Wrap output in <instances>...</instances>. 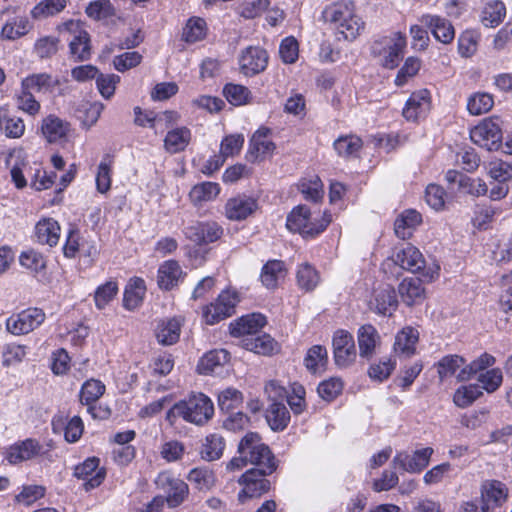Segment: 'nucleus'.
<instances>
[{
    "instance_id": "bf43d9fd",
    "label": "nucleus",
    "mask_w": 512,
    "mask_h": 512,
    "mask_svg": "<svg viewBox=\"0 0 512 512\" xmlns=\"http://www.w3.org/2000/svg\"><path fill=\"white\" fill-rule=\"evenodd\" d=\"M494 105L493 96L489 93L478 92L469 97L467 109L472 115H481L490 111Z\"/></svg>"
},
{
    "instance_id": "b1692460",
    "label": "nucleus",
    "mask_w": 512,
    "mask_h": 512,
    "mask_svg": "<svg viewBox=\"0 0 512 512\" xmlns=\"http://www.w3.org/2000/svg\"><path fill=\"white\" fill-rule=\"evenodd\" d=\"M380 339V335L373 325H362L357 331L360 358L369 361L374 356L376 347L380 344Z\"/></svg>"
},
{
    "instance_id": "aec40b11",
    "label": "nucleus",
    "mask_w": 512,
    "mask_h": 512,
    "mask_svg": "<svg viewBox=\"0 0 512 512\" xmlns=\"http://www.w3.org/2000/svg\"><path fill=\"white\" fill-rule=\"evenodd\" d=\"M430 93L423 89L411 94L403 108V116L408 121H418L427 116L430 110Z\"/></svg>"
},
{
    "instance_id": "864d4df0",
    "label": "nucleus",
    "mask_w": 512,
    "mask_h": 512,
    "mask_svg": "<svg viewBox=\"0 0 512 512\" xmlns=\"http://www.w3.org/2000/svg\"><path fill=\"white\" fill-rule=\"evenodd\" d=\"M67 0H42L33 7L30 14L34 19L52 17L63 11Z\"/></svg>"
},
{
    "instance_id": "e433bc0d",
    "label": "nucleus",
    "mask_w": 512,
    "mask_h": 512,
    "mask_svg": "<svg viewBox=\"0 0 512 512\" xmlns=\"http://www.w3.org/2000/svg\"><path fill=\"white\" fill-rule=\"evenodd\" d=\"M265 418L273 431H282L290 422V413L283 402H273L266 409Z\"/></svg>"
},
{
    "instance_id": "72a5a7b5",
    "label": "nucleus",
    "mask_w": 512,
    "mask_h": 512,
    "mask_svg": "<svg viewBox=\"0 0 512 512\" xmlns=\"http://www.w3.org/2000/svg\"><path fill=\"white\" fill-rule=\"evenodd\" d=\"M146 293L145 281L142 278L135 277L127 284L124 297L123 306L129 311L137 309L143 302Z\"/></svg>"
},
{
    "instance_id": "37998d69",
    "label": "nucleus",
    "mask_w": 512,
    "mask_h": 512,
    "mask_svg": "<svg viewBox=\"0 0 512 512\" xmlns=\"http://www.w3.org/2000/svg\"><path fill=\"white\" fill-rule=\"evenodd\" d=\"M230 360V354L225 349L213 350L206 353L198 365L200 373L211 374L220 366L225 365Z\"/></svg>"
},
{
    "instance_id": "69168bd1",
    "label": "nucleus",
    "mask_w": 512,
    "mask_h": 512,
    "mask_svg": "<svg viewBox=\"0 0 512 512\" xmlns=\"http://www.w3.org/2000/svg\"><path fill=\"white\" fill-rule=\"evenodd\" d=\"M59 39L54 36H44L34 43L33 51L40 59H50L58 52Z\"/></svg>"
},
{
    "instance_id": "6e6d98bb",
    "label": "nucleus",
    "mask_w": 512,
    "mask_h": 512,
    "mask_svg": "<svg viewBox=\"0 0 512 512\" xmlns=\"http://www.w3.org/2000/svg\"><path fill=\"white\" fill-rule=\"evenodd\" d=\"M6 165L10 167L11 178L16 188H24L27 185V182L23 175L22 167L25 164L21 159V153L15 151L10 152L6 157Z\"/></svg>"
},
{
    "instance_id": "774afa93",
    "label": "nucleus",
    "mask_w": 512,
    "mask_h": 512,
    "mask_svg": "<svg viewBox=\"0 0 512 512\" xmlns=\"http://www.w3.org/2000/svg\"><path fill=\"white\" fill-rule=\"evenodd\" d=\"M299 190L306 200L317 202L323 197V184L318 176L303 179L299 183Z\"/></svg>"
},
{
    "instance_id": "393cba45",
    "label": "nucleus",
    "mask_w": 512,
    "mask_h": 512,
    "mask_svg": "<svg viewBox=\"0 0 512 512\" xmlns=\"http://www.w3.org/2000/svg\"><path fill=\"white\" fill-rule=\"evenodd\" d=\"M266 324V318L259 313L242 316L229 325L230 334L234 337L255 335Z\"/></svg>"
},
{
    "instance_id": "e2e57ef3",
    "label": "nucleus",
    "mask_w": 512,
    "mask_h": 512,
    "mask_svg": "<svg viewBox=\"0 0 512 512\" xmlns=\"http://www.w3.org/2000/svg\"><path fill=\"white\" fill-rule=\"evenodd\" d=\"M480 39V33L476 30H465L458 38V51L463 57H471L475 54Z\"/></svg>"
},
{
    "instance_id": "79ce46f5",
    "label": "nucleus",
    "mask_w": 512,
    "mask_h": 512,
    "mask_svg": "<svg viewBox=\"0 0 512 512\" xmlns=\"http://www.w3.org/2000/svg\"><path fill=\"white\" fill-rule=\"evenodd\" d=\"M191 140V131L187 127H179L168 131L164 139L165 149L175 154L185 150Z\"/></svg>"
},
{
    "instance_id": "9d476101",
    "label": "nucleus",
    "mask_w": 512,
    "mask_h": 512,
    "mask_svg": "<svg viewBox=\"0 0 512 512\" xmlns=\"http://www.w3.org/2000/svg\"><path fill=\"white\" fill-rule=\"evenodd\" d=\"M333 357L337 367L347 368L351 366L356 358L357 351L354 337L346 330H336L332 338Z\"/></svg>"
},
{
    "instance_id": "dca6fc26",
    "label": "nucleus",
    "mask_w": 512,
    "mask_h": 512,
    "mask_svg": "<svg viewBox=\"0 0 512 512\" xmlns=\"http://www.w3.org/2000/svg\"><path fill=\"white\" fill-rule=\"evenodd\" d=\"M61 82L58 77H54L49 73H33L26 76L21 81V87L30 90L33 93L44 95H62L63 91L60 88Z\"/></svg>"
},
{
    "instance_id": "9b49d317",
    "label": "nucleus",
    "mask_w": 512,
    "mask_h": 512,
    "mask_svg": "<svg viewBox=\"0 0 512 512\" xmlns=\"http://www.w3.org/2000/svg\"><path fill=\"white\" fill-rule=\"evenodd\" d=\"M471 140L488 151L498 150L502 146L500 126L493 120H484L470 131Z\"/></svg>"
},
{
    "instance_id": "4c0bfd02",
    "label": "nucleus",
    "mask_w": 512,
    "mask_h": 512,
    "mask_svg": "<svg viewBox=\"0 0 512 512\" xmlns=\"http://www.w3.org/2000/svg\"><path fill=\"white\" fill-rule=\"evenodd\" d=\"M35 236L40 244H47L53 247L59 241L60 226L53 219H44L36 224Z\"/></svg>"
},
{
    "instance_id": "f03ea898",
    "label": "nucleus",
    "mask_w": 512,
    "mask_h": 512,
    "mask_svg": "<svg viewBox=\"0 0 512 512\" xmlns=\"http://www.w3.org/2000/svg\"><path fill=\"white\" fill-rule=\"evenodd\" d=\"M213 415L214 405L211 399L203 393H195L174 404L167 413V419L179 416L186 422L200 426L207 423Z\"/></svg>"
},
{
    "instance_id": "1a4fd4ad",
    "label": "nucleus",
    "mask_w": 512,
    "mask_h": 512,
    "mask_svg": "<svg viewBox=\"0 0 512 512\" xmlns=\"http://www.w3.org/2000/svg\"><path fill=\"white\" fill-rule=\"evenodd\" d=\"M223 233V227L215 221H192L183 228L185 237L197 245L214 243Z\"/></svg>"
},
{
    "instance_id": "c756f323",
    "label": "nucleus",
    "mask_w": 512,
    "mask_h": 512,
    "mask_svg": "<svg viewBox=\"0 0 512 512\" xmlns=\"http://www.w3.org/2000/svg\"><path fill=\"white\" fill-rule=\"evenodd\" d=\"M182 322L179 318L160 320L157 324L155 335L162 345H173L180 337Z\"/></svg>"
},
{
    "instance_id": "f3484780",
    "label": "nucleus",
    "mask_w": 512,
    "mask_h": 512,
    "mask_svg": "<svg viewBox=\"0 0 512 512\" xmlns=\"http://www.w3.org/2000/svg\"><path fill=\"white\" fill-rule=\"evenodd\" d=\"M99 463L98 458L91 457L74 468L73 475L85 481L83 485L86 491L98 487L105 479L106 472L103 468L98 469Z\"/></svg>"
},
{
    "instance_id": "13d9d810",
    "label": "nucleus",
    "mask_w": 512,
    "mask_h": 512,
    "mask_svg": "<svg viewBox=\"0 0 512 512\" xmlns=\"http://www.w3.org/2000/svg\"><path fill=\"white\" fill-rule=\"evenodd\" d=\"M243 402V394L236 388L229 387L218 395V405L221 411L230 413Z\"/></svg>"
},
{
    "instance_id": "6ab92c4d",
    "label": "nucleus",
    "mask_w": 512,
    "mask_h": 512,
    "mask_svg": "<svg viewBox=\"0 0 512 512\" xmlns=\"http://www.w3.org/2000/svg\"><path fill=\"white\" fill-rule=\"evenodd\" d=\"M257 208L256 199L247 195H238L227 200L225 216L231 221H241L253 214Z\"/></svg>"
},
{
    "instance_id": "412c9836",
    "label": "nucleus",
    "mask_w": 512,
    "mask_h": 512,
    "mask_svg": "<svg viewBox=\"0 0 512 512\" xmlns=\"http://www.w3.org/2000/svg\"><path fill=\"white\" fill-rule=\"evenodd\" d=\"M420 21L428 27L434 38L443 43L449 44L455 37V30L451 22L439 15L424 14Z\"/></svg>"
},
{
    "instance_id": "a18cd8bd",
    "label": "nucleus",
    "mask_w": 512,
    "mask_h": 512,
    "mask_svg": "<svg viewBox=\"0 0 512 512\" xmlns=\"http://www.w3.org/2000/svg\"><path fill=\"white\" fill-rule=\"evenodd\" d=\"M362 145V140L356 135L340 136L333 143L337 154L344 158L357 157Z\"/></svg>"
},
{
    "instance_id": "4468645a",
    "label": "nucleus",
    "mask_w": 512,
    "mask_h": 512,
    "mask_svg": "<svg viewBox=\"0 0 512 512\" xmlns=\"http://www.w3.org/2000/svg\"><path fill=\"white\" fill-rule=\"evenodd\" d=\"M433 453L431 447L416 450L412 455L401 451L394 456L392 465L409 473H420L429 465Z\"/></svg>"
},
{
    "instance_id": "2f4dec72",
    "label": "nucleus",
    "mask_w": 512,
    "mask_h": 512,
    "mask_svg": "<svg viewBox=\"0 0 512 512\" xmlns=\"http://www.w3.org/2000/svg\"><path fill=\"white\" fill-rule=\"evenodd\" d=\"M287 275L285 263L281 260H269L261 270L260 280L267 289H275Z\"/></svg>"
},
{
    "instance_id": "20e7f679",
    "label": "nucleus",
    "mask_w": 512,
    "mask_h": 512,
    "mask_svg": "<svg viewBox=\"0 0 512 512\" xmlns=\"http://www.w3.org/2000/svg\"><path fill=\"white\" fill-rule=\"evenodd\" d=\"M406 45V36L403 33L392 32L376 39L371 45V53L379 58L384 68L394 69L403 58Z\"/></svg>"
},
{
    "instance_id": "3c124183",
    "label": "nucleus",
    "mask_w": 512,
    "mask_h": 512,
    "mask_svg": "<svg viewBox=\"0 0 512 512\" xmlns=\"http://www.w3.org/2000/svg\"><path fill=\"white\" fill-rule=\"evenodd\" d=\"M226 100L234 106H243L251 103L252 93L243 85L228 83L223 88Z\"/></svg>"
},
{
    "instance_id": "ea45409f",
    "label": "nucleus",
    "mask_w": 512,
    "mask_h": 512,
    "mask_svg": "<svg viewBox=\"0 0 512 512\" xmlns=\"http://www.w3.org/2000/svg\"><path fill=\"white\" fill-rule=\"evenodd\" d=\"M32 29V24L25 16H15L7 20L1 30V37L6 40L19 39Z\"/></svg>"
},
{
    "instance_id": "a878e982",
    "label": "nucleus",
    "mask_w": 512,
    "mask_h": 512,
    "mask_svg": "<svg viewBox=\"0 0 512 512\" xmlns=\"http://www.w3.org/2000/svg\"><path fill=\"white\" fill-rule=\"evenodd\" d=\"M54 433L64 430L65 440L69 443L77 442L84 431V424L79 416H73L67 421L63 416H55L51 422Z\"/></svg>"
},
{
    "instance_id": "c85d7f7f",
    "label": "nucleus",
    "mask_w": 512,
    "mask_h": 512,
    "mask_svg": "<svg viewBox=\"0 0 512 512\" xmlns=\"http://www.w3.org/2000/svg\"><path fill=\"white\" fill-rule=\"evenodd\" d=\"M481 496V511L486 512L491 508V506H497L506 500L507 489L500 481H487L483 484Z\"/></svg>"
},
{
    "instance_id": "052dcab7",
    "label": "nucleus",
    "mask_w": 512,
    "mask_h": 512,
    "mask_svg": "<svg viewBox=\"0 0 512 512\" xmlns=\"http://www.w3.org/2000/svg\"><path fill=\"white\" fill-rule=\"evenodd\" d=\"M206 35V22L202 18H190L184 29L182 38L187 43H195Z\"/></svg>"
},
{
    "instance_id": "5701e85b",
    "label": "nucleus",
    "mask_w": 512,
    "mask_h": 512,
    "mask_svg": "<svg viewBox=\"0 0 512 512\" xmlns=\"http://www.w3.org/2000/svg\"><path fill=\"white\" fill-rule=\"evenodd\" d=\"M185 273L176 260H166L158 268L157 284L160 289L169 291L176 287Z\"/></svg>"
},
{
    "instance_id": "a19ab883",
    "label": "nucleus",
    "mask_w": 512,
    "mask_h": 512,
    "mask_svg": "<svg viewBox=\"0 0 512 512\" xmlns=\"http://www.w3.org/2000/svg\"><path fill=\"white\" fill-rule=\"evenodd\" d=\"M70 55L74 61H86L91 57L90 36L85 30L74 34L69 43Z\"/></svg>"
},
{
    "instance_id": "4be33fe9",
    "label": "nucleus",
    "mask_w": 512,
    "mask_h": 512,
    "mask_svg": "<svg viewBox=\"0 0 512 512\" xmlns=\"http://www.w3.org/2000/svg\"><path fill=\"white\" fill-rule=\"evenodd\" d=\"M41 448L38 440L27 438L10 446L6 451L5 458L10 464H19L37 456Z\"/></svg>"
},
{
    "instance_id": "49530a36",
    "label": "nucleus",
    "mask_w": 512,
    "mask_h": 512,
    "mask_svg": "<svg viewBox=\"0 0 512 512\" xmlns=\"http://www.w3.org/2000/svg\"><path fill=\"white\" fill-rule=\"evenodd\" d=\"M465 359L459 355H446L442 357L435 365L441 382L452 377L456 372L465 366Z\"/></svg>"
},
{
    "instance_id": "473e14b6",
    "label": "nucleus",
    "mask_w": 512,
    "mask_h": 512,
    "mask_svg": "<svg viewBox=\"0 0 512 512\" xmlns=\"http://www.w3.org/2000/svg\"><path fill=\"white\" fill-rule=\"evenodd\" d=\"M422 222L421 214L414 209L404 210L395 220L394 230L397 237L405 240L410 238L414 230Z\"/></svg>"
},
{
    "instance_id": "bb28decb",
    "label": "nucleus",
    "mask_w": 512,
    "mask_h": 512,
    "mask_svg": "<svg viewBox=\"0 0 512 512\" xmlns=\"http://www.w3.org/2000/svg\"><path fill=\"white\" fill-rule=\"evenodd\" d=\"M418 340L419 332L417 329L411 326L404 327L395 336L393 345L395 354L406 358L411 357L415 354Z\"/></svg>"
},
{
    "instance_id": "ddd939ff",
    "label": "nucleus",
    "mask_w": 512,
    "mask_h": 512,
    "mask_svg": "<svg viewBox=\"0 0 512 512\" xmlns=\"http://www.w3.org/2000/svg\"><path fill=\"white\" fill-rule=\"evenodd\" d=\"M156 484L167 494L165 500L170 508L179 506L189 492L188 485L169 472L160 473L156 479Z\"/></svg>"
},
{
    "instance_id": "603ef678",
    "label": "nucleus",
    "mask_w": 512,
    "mask_h": 512,
    "mask_svg": "<svg viewBox=\"0 0 512 512\" xmlns=\"http://www.w3.org/2000/svg\"><path fill=\"white\" fill-rule=\"evenodd\" d=\"M296 278L299 288L306 292L313 291L320 282L318 271L308 263L299 266Z\"/></svg>"
},
{
    "instance_id": "338daca9",
    "label": "nucleus",
    "mask_w": 512,
    "mask_h": 512,
    "mask_svg": "<svg viewBox=\"0 0 512 512\" xmlns=\"http://www.w3.org/2000/svg\"><path fill=\"white\" fill-rule=\"evenodd\" d=\"M500 210L490 205H477L472 222L474 227L479 230L488 229L489 225L494 220V216L498 214Z\"/></svg>"
},
{
    "instance_id": "a211bd4d",
    "label": "nucleus",
    "mask_w": 512,
    "mask_h": 512,
    "mask_svg": "<svg viewBox=\"0 0 512 512\" xmlns=\"http://www.w3.org/2000/svg\"><path fill=\"white\" fill-rule=\"evenodd\" d=\"M370 307L383 316H391L398 307V300L394 288L390 285L378 287L373 292Z\"/></svg>"
},
{
    "instance_id": "423d86ee",
    "label": "nucleus",
    "mask_w": 512,
    "mask_h": 512,
    "mask_svg": "<svg viewBox=\"0 0 512 512\" xmlns=\"http://www.w3.org/2000/svg\"><path fill=\"white\" fill-rule=\"evenodd\" d=\"M238 453L247 456L248 464L255 465V469H266V473H273L277 463L270 448L261 443L258 434H246L238 444Z\"/></svg>"
},
{
    "instance_id": "09e8293b",
    "label": "nucleus",
    "mask_w": 512,
    "mask_h": 512,
    "mask_svg": "<svg viewBox=\"0 0 512 512\" xmlns=\"http://www.w3.org/2000/svg\"><path fill=\"white\" fill-rule=\"evenodd\" d=\"M328 362L327 349L322 345H314L308 351L304 358L306 368L312 372L317 373L326 367Z\"/></svg>"
},
{
    "instance_id": "7c9ffc66",
    "label": "nucleus",
    "mask_w": 512,
    "mask_h": 512,
    "mask_svg": "<svg viewBox=\"0 0 512 512\" xmlns=\"http://www.w3.org/2000/svg\"><path fill=\"white\" fill-rule=\"evenodd\" d=\"M398 291L402 301L408 306L420 304L425 299V290L419 278H405Z\"/></svg>"
},
{
    "instance_id": "5fc2aeb1",
    "label": "nucleus",
    "mask_w": 512,
    "mask_h": 512,
    "mask_svg": "<svg viewBox=\"0 0 512 512\" xmlns=\"http://www.w3.org/2000/svg\"><path fill=\"white\" fill-rule=\"evenodd\" d=\"M105 385L95 379L87 380L80 390V402L82 405L93 404L104 394Z\"/></svg>"
},
{
    "instance_id": "c9c22d12",
    "label": "nucleus",
    "mask_w": 512,
    "mask_h": 512,
    "mask_svg": "<svg viewBox=\"0 0 512 512\" xmlns=\"http://www.w3.org/2000/svg\"><path fill=\"white\" fill-rule=\"evenodd\" d=\"M42 133L48 142H58L66 137L69 124L55 115H49L42 121Z\"/></svg>"
},
{
    "instance_id": "de8ad7c7",
    "label": "nucleus",
    "mask_w": 512,
    "mask_h": 512,
    "mask_svg": "<svg viewBox=\"0 0 512 512\" xmlns=\"http://www.w3.org/2000/svg\"><path fill=\"white\" fill-rule=\"evenodd\" d=\"M494 363V356L488 353H483L477 359L465 365L461 370H459L458 374L456 375L457 380L460 382L467 381L476 375L479 371L492 366Z\"/></svg>"
},
{
    "instance_id": "f257e3e1",
    "label": "nucleus",
    "mask_w": 512,
    "mask_h": 512,
    "mask_svg": "<svg viewBox=\"0 0 512 512\" xmlns=\"http://www.w3.org/2000/svg\"><path fill=\"white\" fill-rule=\"evenodd\" d=\"M323 16L326 21L334 24L337 33L348 41L356 39L365 28L364 21L355 13L352 1L331 4L324 10Z\"/></svg>"
},
{
    "instance_id": "cd10ccee",
    "label": "nucleus",
    "mask_w": 512,
    "mask_h": 512,
    "mask_svg": "<svg viewBox=\"0 0 512 512\" xmlns=\"http://www.w3.org/2000/svg\"><path fill=\"white\" fill-rule=\"evenodd\" d=\"M270 133V129L260 128L252 135L249 144V155L253 160L264 158L274 151L275 144L269 138Z\"/></svg>"
},
{
    "instance_id": "680f3d73",
    "label": "nucleus",
    "mask_w": 512,
    "mask_h": 512,
    "mask_svg": "<svg viewBox=\"0 0 512 512\" xmlns=\"http://www.w3.org/2000/svg\"><path fill=\"white\" fill-rule=\"evenodd\" d=\"M245 347L254 353L269 355L274 351L275 341L268 334L252 336L245 340Z\"/></svg>"
},
{
    "instance_id": "0e129e2a",
    "label": "nucleus",
    "mask_w": 512,
    "mask_h": 512,
    "mask_svg": "<svg viewBox=\"0 0 512 512\" xmlns=\"http://www.w3.org/2000/svg\"><path fill=\"white\" fill-rule=\"evenodd\" d=\"M482 395V389L478 384H470L458 388L454 394V403L458 407L465 408L471 405Z\"/></svg>"
},
{
    "instance_id": "c03bdc74",
    "label": "nucleus",
    "mask_w": 512,
    "mask_h": 512,
    "mask_svg": "<svg viewBox=\"0 0 512 512\" xmlns=\"http://www.w3.org/2000/svg\"><path fill=\"white\" fill-rule=\"evenodd\" d=\"M224 448V438L220 434L212 433L205 437L200 454L202 459L206 461H214L222 456Z\"/></svg>"
},
{
    "instance_id": "8fccbe9b",
    "label": "nucleus",
    "mask_w": 512,
    "mask_h": 512,
    "mask_svg": "<svg viewBox=\"0 0 512 512\" xmlns=\"http://www.w3.org/2000/svg\"><path fill=\"white\" fill-rule=\"evenodd\" d=\"M187 479L195 486L196 489L201 491H208L212 489L216 483V477L212 470L207 467H197L192 469Z\"/></svg>"
},
{
    "instance_id": "0eeeda50",
    "label": "nucleus",
    "mask_w": 512,
    "mask_h": 512,
    "mask_svg": "<svg viewBox=\"0 0 512 512\" xmlns=\"http://www.w3.org/2000/svg\"><path fill=\"white\" fill-rule=\"evenodd\" d=\"M239 302V295L233 290L222 291L215 302L203 309V318L208 325H214L235 313V307Z\"/></svg>"
},
{
    "instance_id": "58836bf2",
    "label": "nucleus",
    "mask_w": 512,
    "mask_h": 512,
    "mask_svg": "<svg viewBox=\"0 0 512 512\" xmlns=\"http://www.w3.org/2000/svg\"><path fill=\"white\" fill-rule=\"evenodd\" d=\"M0 131L7 138H20L25 132L24 121L18 116L9 114L7 109L0 107Z\"/></svg>"
},
{
    "instance_id": "f704fd0d",
    "label": "nucleus",
    "mask_w": 512,
    "mask_h": 512,
    "mask_svg": "<svg viewBox=\"0 0 512 512\" xmlns=\"http://www.w3.org/2000/svg\"><path fill=\"white\" fill-rule=\"evenodd\" d=\"M505 16V4L500 0H492L484 5L480 21L487 28H495L503 22Z\"/></svg>"
},
{
    "instance_id": "4d7b16f0",
    "label": "nucleus",
    "mask_w": 512,
    "mask_h": 512,
    "mask_svg": "<svg viewBox=\"0 0 512 512\" xmlns=\"http://www.w3.org/2000/svg\"><path fill=\"white\" fill-rule=\"evenodd\" d=\"M118 284L116 281L109 280L98 286L94 292V302L97 309H104L117 295Z\"/></svg>"
},
{
    "instance_id": "f8f14e48",
    "label": "nucleus",
    "mask_w": 512,
    "mask_h": 512,
    "mask_svg": "<svg viewBox=\"0 0 512 512\" xmlns=\"http://www.w3.org/2000/svg\"><path fill=\"white\" fill-rule=\"evenodd\" d=\"M266 469H249L243 473L238 479V483L243 486V489L239 492V499L243 496L253 498L261 496L268 492L271 487L270 481L266 478Z\"/></svg>"
},
{
    "instance_id": "7ed1b4c3",
    "label": "nucleus",
    "mask_w": 512,
    "mask_h": 512,
    "mask_svg": "<svg viewBox=\"0 0 512 512\" xmlns=\"http://www.w3.org/2000/svg\"><path fill=\"white\" fill-rule=\"evenodd\" d=\"M331 222V215L313 217L310 209L305 205H298L287 216L286 226L292 232H298L303 237H315L322 233Z\"/></svg>"
},
{
    "instance_id": "39448f33",
    "label": "nucleus",
    "mask_w": 512,
    "mask_h": 512,
    "mask_svg": "<svg viewBox=\"0 0 512 512\" xmlns=\"http://www.w3.org/2000/svg\"><path fill=\"white\" fill-rule=\"evenodd\" d=\"M392 263L412 273L421 272L427 281H432L437 277L440 269L437 264L426 266L425 259L420 250L411 244H406L398 249L391 260L384 263V266H389Z\"/></svg>"
},
{
    "instance_id": "2eb2a0df",
    "label": "nucleus",
    "mask_w": 512,
    "mask_h": 512,
    "mask_svg": "<svg viewBox=\"0 0 512 512\" xmlns=\"http://www.w3.org/2000/svg\"><path fill=\"white\" fill-rule=\"evenodd\" d=\"M268 53L259 46L245 48L239 56L240 72L245 76H254L263 72L268 65Z\"/></svg>"
},
{
    "instance_id": "6e6552de",
    "label": "nucleus",
    "mask_w": 512,
    "mask_h": 512,
    "mask_svg": "<svg viewBox=\"0 0 512 512\" xmlns=\"http://www.w3.org/2000/svg\"><path fill=\"white\" fill-rule=\"evenodd\" d=\"M46 319L45 312L37 307L27 308L6 320V329L13 335H25L37 329Z\"/></svg>"
}]
</instances>
